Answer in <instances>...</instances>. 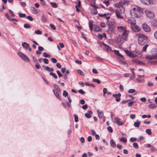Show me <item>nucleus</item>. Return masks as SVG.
Segmentation results:
<instances>
[{
  "instance_id": "de8ad7c7",
  "label": "nucleus",
  "mask_w": 157,
  "mask_h": 157,
  "mask_svg": "<svg viewBox=\"0 0 157 157\" xmlns=\"http://www.w3.org/2000/svg\"><path fill=\"white\" fill-rule=\"evenodd\" d=\"M133 146L136 149H138L139 147L138 144L136 143H134L133 144Z\"/></svg>"
},
{
  "instance_id": "052dcab7",
  "label": "nucleus",
  "mask_w": 157,
  "mask_h": 157,
  "mask_svg": "<svg viewBox=\"0 0 157 157\" xmlns=\"http://www.w3.org/2000/svg\"><path fill=\"white\" fill-rule=\"evenodd\" d=\"M95 58L97 60H98L99 61L103 62V59L99 57L98 56H97L95 57Z\"/></svg>"
},
{
  "instance_id": "e433bc0d",
  "label": "nucleus",
  "mask_w": 157,
  "mask_h": 157,
  "mask_svg": "<svg viewBox=\"0 0 157 157\" xmlns=\"http://www.w3.org/2000/svg\"><path fill=\"white\" fill-rule=\"evenodd\" d=\"M89 27L90 29V30L91 32L93 30V24L92 23L89 22Z\"/></svg>"
},
{
  "instance_id": "72a5a7b5",
  "label": "nucleus",
  "mask_w": 157,
  "mask_h": 157,
  "mask_svg": "<svg viewBox=\"0 0 157 157\" xmlns=\"http://www.w3.org/2000/svg\"><path fill=\"white\" fill-rule=\"evenodd\" d=\"M151 150L152 152H155L157 151L156 148L155 147L152 145L151 146Z\"/></svg>"
},
{
  "instance_id": "39448f33",
  "label": "nucleus",
  "mask_w": 157,
  "mask_h": 157,
  "mask_svg": "<svg viewBox=\"0 0 157 157\" xmlns=\"http://www.w3.org/2000/svg\"><path fill=\"white\" fill-rule=\"evenodd\" d=\"M145 13L147 17L149 18H153L154 17V13L150 10H146Z\"/></svg>"
},
{
  "instance_id": "dca6fc26",
  "label": "nucleus",
  "mask_w": 157,
  "mask_h": 157,
  "mask_svg": "<svg viewBox=\"0 0 157 157\" xmlns=\"http://www.w3.org/2000/svg\"><path fill=\"white\" fill-rule=\"evenodd\" d=\"M97 112L98 113V115L99 118L101 119L103 117L104 115L103 112L102 111H100L99 110H97Z\"/></svg>"
},
{
  "instance_id": "f03ea898",
  "label": "nucleus",
  "mask_w": 157,
  "mask_h": 157,
  "mask_svg": "<svg viewBox=\"0 0 157 157\" xmlns=\"http://www.w3.org/2000/svg\"><path fill=\"white\" fill-rule=\"evenodd\" d=\"M117 29L120 32L122 33V36L124 37V40H127L129 33V30L126 27L123 26H118Z\"/></svg>"
},
{
  "instance_id": "5701e85b",
  "label": "nucleus",
  "mask_w": 157,
  "mask_h": 157,
  "mask_svg": "<svg viewBox=\"0 0 157 157\" xmlns=\"http://www.w3.org/2000/svg\"><path fill=\"white\" fill-rule=\"evenodd\" d=\"M132 62L133 63H136V64H139V65H143V64H144V63L143 62L141 61H138L137 59L134 60H133Z\"/></svg>"
},
{
  "instance_id": "4d7b16f0",
  "label": "nucleus",
  "mask_w": 157,
  "mask_h": 157,
  "mask_svg": "<svg viewBox=\"0 0 157 157\" xmlns=\"http://www.w3.org/2000/svg\"><path fill=\"white\" fill-rule=\"evenodd\" d=\"M125 52L128 56H130V54H131V52H129V50H125Z\"/></svg>"
},
{
  "instance_id": "20e7f679",
  "label": "nucleus",
  "mask_w": 157,
  "mask_h": 157,
  "mask_svg": "<svg viewBox=\"0 0 157 157\" xmlns=\"http://www.w3.org/2000/svg\"><path fill=\"white\" fill-rule=\"evenodd\" d=\"M131 27L133 31L135 32H138L140 31V29L137 25H136L135 22H131Z\"/></svg>"
},
{
  "instance_id": "5fc2aeb1",
  "label": "nucleus",
  "mask_w": 157,
  "mask_h": 157,
  "mask_svg": "<svg viewBox=\"0 0 157 157\" xmlns=\"http://www.w3.org/2000/svg\"><path fill=\"white\" fill-rule=\"evenodd\" d=\"M63 95L65 97H66L68 96V93L66 91L64 90L63 91Z\"/></svg>"
},
{
  "instance_id": "c85d7f7f",
  "label": "nucleus",
  "mask_w": 157,
  "mask_h": 157,
  "mask_svg": "<svg viewBox=\"0 0 157 157\" xmlns=\"http://www.w3.org/2000/svg\"><path fill=\"white\" fill-rule=\"evenodd\" d=\"M45 69H46V70H47V71H48L49 72H52L53 71H54V69L52 68H50L48 66H46V67H45Z\"/></svg>"
},
{
  "instance_id": "774afa93",
  "label": "nucleus",
  "mask_w": 157,
  "mask_h": 157,
  "mask_svg": "<svg viewBox=\"0 0 157 157\" xmlns=\"http://www.w3.org/2000/svg\"><path fill=\"white\" fill-rule=\"evenodd\" d=\"M108 10H109L111 12H114V10L112 7H109L108 8Z\"/></svg>"
},
{
  "instance_id": "473e14b6",
  "label": "nucleus",
  "mask_w": 157,
  "mask_h": 157,
  "mask_svg": "<svg viewBox=\"0 0 157 157\" xmlns=\"http://www.w3.org/2000/svg\"><path fill=\"white\" fill-rule=\"evenodd\" d=\"M31 10H32L33 13L34 14H36L37 13V11L34 7H32L31 8Z\"/></svg>"
},
{
  "instance_id": "49530a36",
  "label": "nucleus",
  "mask_w": 157,
  "mask_h": 157,
  "mask_svg": "<svg viewBox=\"0 0 157 157\" xmlns=\"http://www.w3.org/2000/svg\"><path fill=\"white\" fill-rule=\"evenodd\" d=\"M35 67L37 69H39L40 67V64L38 62L36 63V64L35 65Z\"/></svg>"
},
{
  "instance_id": "f704fd0d",
  "label": "nucleus",
  "mask_w": 157,
  "mask_h": 157,
  "mask_svg": "<svg viewBox=\"0 0 157 157\" xmlns=\"http://www.w3.org/2000/svg\"><path fill=\"white\" fill-rule=\"evenodd\" d=\"M51 4L53 8H56L57 7V4L55 2H52L51 3Z\"/></svg>"
},
{
  "instance_id": "2f4dec72",
  "label": "nucleus",
  "mask_w": 157,
  "mask_h": 157,
  "mask_svg": "<svg viewBox=\"0 0 157 157\" xmlns=\"http://www.w3.org/2000/svg\"><path fill=\"white\" fill-rule=\"evenodd\" d=\"M92 81L96 82L98 84H100L101 83V81L98 79L93 78L92 79Z\"/></svg>"
},
{
  "instance_id": "4468645a",
  "label": "nucleus",
  "mask_w": 157,
  "mask_h": 157,
  "mask_svg": "<svg viewBox=\"0 0 157 157\" xmlns=\"http://www.w3.org/2000/svg\"><path fill=\"white\" fill-rule=\"evenodd\" d=\"M92 114V112L91 110H89L87 113L85 114V117L88 118H90L91 117V114Z\"/></svg>"
},
{
  "instance_id": "aec40b11",
  "label": "nucleus",
  "mask_w": 157,
  "mask_h": 157,
  "mask_svg": "<svg viewBox=\"0 0 157 157\" xmlns=\"http://www.w3.org/2000/svg\"><path fill=\"white\" fill-rule=\"evenodd\" d=\"M106 24L107 25H110L111 26H113L114 27V26L115 25V22L114 21H109L108 20L106 22Z\"/></svg>"
},
{
  "instance_id": "c756f323",
  "label": "nucleus",
  "mask_w": 157,
  "mask_h": 157,
  "mask_svg": "<svg viewBox=\"0 0 157 157\" xmlns=\"http://www.w3.org/2000/svg\"><path fill=\"white\" fill-rule=\"evenodd\" d=\"M101 29L99 26H96L94 29V30L95 32H99L101 31Z\"/></svg>"
},
{
  "instance_id": "f3484780",
  "label": "nucleus",
  "mask_w": 157,
  "mask_h": 157,
  "mask_svg": "<svg viewBox=\"0 0 157 157\" xmlns=\"http://www.w3.org/2000/svg\"><path fill=\"white\" fill-rule=\"evenodd\" d=\"M107 25L108 26V31L110 33H112L114 29V27L111 26L110 25Z\"/></svg>"
},
{
  "instance_id": "f257e3e1",
  "label": "nucleus",
  "mask_w": 157,
  "mask_h": 157,
  "mask_svg": "<svg viewBox=\"0 0 157 157\" xmlns=\"http://www.w3.org/2000/svg\"><path fill=\"white\" fill-rule=\"evenodd\" d=\"M138 37V44L141 46L144 45L148 42V37L147 36L141 33L136 34Z\"/></svg>"
},
{
  "instance_id": "6ab92c4d",
  "label": "nucleus",
  "mask_w": 157,
  "mask_h": 157,
  "mask_svg": "<svg viewBox=\"0 0 157 157\" xmlns=\"http://www.w3.org/2000/svg\"><path fill=\"white\" fill-rule=\"evenodd\" d=\"M140 2L145 5H148L151 4L150 0H140Z\"/></svg>"
},
{
  "instance_id": "ddd939ff",
  "label": "nucleus",
  "mask_w": 157,
  "mask_h": 157,
  "mask_svg": "<svg viewBox=\"0 0 157 157\" xmlns=\"http://www.w3.org/2000/svg\"><path fill=\"white\" fill-rule=\"evenodd\" d=\"M115 6L117 8V9L121 8V7H123L122 1H121L119 2L115 3Z\"/></svg>"
},
{
  "instance_id": "9d476101",
  "label": "nucleus",
  "mask_w": 157,
  "mask_h": 157,
  "mask_svg": "<svg viewBox=\"0 0 157 157\" xmlns=\"http://www.w3.org/2000/svg\"><path fill=\"white\" fill-rule=\"evenodd\" d=\"M115 11L121 13H124L125 12V8L124 7H121V8H118Z\"/></svg>"
},
{
  "instance_id": "a19ab883",
  "label": "nucleus",
  "mask_w": 157,
  "mask_h": 157,
  "mask_svg": "<svg viewBox=\"0 0 157 157\" xmlns=\"http://www.w3.org/2000/svg\"><path fill=\"white\" fill-rule=\"evenodd\" d=\"M144 45L145 46L143 48V49L142 51L146 52V51L147 47L148 46V44H145Z\"/></svg>"
},
{
  "instance_id": "9b49d317",
  "label": "nucleus",
  "mask_w": 157,
  "mask_h": 157,
  "mask_svg": "<svg viewBox=\"0 0 157 157\" xmlns=\"http://www.w3.org/2000/svg\"><path fill=\"white\" fill-rule=\"evenodd\" d=\"M122 4L124 6H127L128 5H130V1L128 0H123Z\"/></svg>"
},
{
  "instance_id": "680f3d73",
  "label": "nucleus",
  "mask_w": 157,
  "mask_h": 157,
  "mask_svg": "<svg viewBox=\"0 0 157 157\" xmlns=\"http://www.w3.org/2000/svg\"><path fill=\"white\" fill-rule=\"evenodd\" d=\"M43 60L44 61V63L46 64H48L49 63L48 59L46 58L43 59Z\"/></svg>"
},
{
  "instance_id": "2eb2a0df",
  "label": "nucleus",
  "mask_w": 157,
  "mask_h": 157,
  "mask_svg": "<svg viewBox=\"0 0 157 157\" xmlns=\"http://www.w3.org/2000/svg\"><path fill=\"white\" fill-rule=\"evenodd\" d=\"M146 58L148 60H153L156 59L154 55H147L146 56Z\"/></svg>"
},
{
  "instance_id": "4c0bfd02",
  "label": "nucleus",
  "mask_w": 157,
  "mask_h": 157,
  "mask_svg": "<svg viewBox=\"0 0 157 157\" xmlns=\"http://www.w3.org/2000/svg\"><path fill=\"white\" fill-rule=\"evenodd\" d=\"M120 141L124 143H126L127 141V139L124 137H122L120 139Z\"/></svg>"
},
{
  "instance_id": "b1692460",
  "label": "nucleus",
  "mask_w": 157,
  "mask_h": 157,
  "mask_svg": "<svg viewBox=\"0 0 157 157\" xmlns=\"http://www.w3.org/2000/svg\"><path fill=\"white\" fill-rule=\"evenodd\" d=\"M115 13L116 15L118 18L122 19L123 18V17L121 16V14L122 13H118L117 11H115Z\"/></svg>"
},
{
  "instance_id": "bb28decb",
  "label": "nucleus",
  "mask_w": 157,
  "mask_h": 157,
  "mask_svg": "<svg viewBox=\"0 0 157 157\" xmlns=\"http://www.w3.org/2000/svg\"><path fill=\"white\" fill-rule=\"evenodd\" d=\"M55 95L56 97L59 100L61 101V98L57 91H56V92L55 93Z\"/></svg>"
},
{
  "instance_id": "58836bf2",
  "label": "nucleus",
  "mask_w": 157,
  "mask_h": 157,
  "mask_svg": "<svg viewBox=\"0 0 157 157\" xmlns=\"http://www.w3.org/2000/svg\"><path fill=\"white\" fill-rule=\"evenodd\" d=\"M75 118V121L76 122H77L78 121V116L76 114H74V115Z\"/></svg>"
},
{
  "instance_id": "423d86ee",
  "label": "nucleus",
  "mask_w": 157,
  "mask_h": 157,
  "mask_svg": "<svg viewBox=\"0 0 157 157\" xmlns=\"http://www.w3.org/2000/svg\"><path fill=\"white\" fill-rule=\"evenodd\" d=\"M17 54L21 58L25 61L29 62L30 61L28 57L25 54L21 52L17 53Z\"/></svg>"
},
{
  "instance_id": "69168bd1",
  "label": "nucleus",
  "mask_w": 157,
  "mask_h": 157,
  "mask_svg": "<svg viewBox=\"0 0 157 157\" xmlns=\"http://www.w3.org/2000/svg\"><path fill=\"white\" fill-rule=\"evenodd\" d=\"M56 72L59 77L60 78L62 76V75L60 73L59 71H57Z\"/></svg>"
},
{
  "instance_id": "0eeeda50",
  "label": "nucleus",
  "mask_w": 157,
  "mask_h": 157,
  "mask_svg": "<svg viewBox=\"0 0 157 157\" xmlns=\"http://www.w3.org/2000/svg\"><path fill=\"white\" fill-rule=\"evenodd\" d=\"M143 30L146 32H149L151 30V28L147 24H144L142 25Z\"/></svg>"
},
{
  "instance_id": "603ef678",
  "label": "nucleus",
  "mask_w": 157,
  "mask_h": 157,
  "mask_svg": "<svg viewBox=\"0 0 157 157\" xmlns=\"http://www.w3.org/2000/svg\"><path fill=\"white\" fill-rule=\"evenodd\" d=\"M78 92L82 94H85V92L84 91L82 90V89H80L78 90Z\"/></svg>"
},
{
  "instance_id": "e2e57ef3",
  "label": "nucleus",
  "mask_w": 157,
  "mask_h": 157,
  "mask_svg": "<svg viewBox=\"0 0 157 157\" xmlns=\"http://www.w3.org/2000/svg\"><path fill=\"white\" fill-rule=\"evenodd\" d=\"M26 18L28 19L30 21H32L33 20V18L30 16H27Z\"/></svg>"
},
{
  "instance_id": "79ce46f5",
  "label": "nucleus",
  "mask_w": 157,
  "mask_h": 157,
  "mask_svg": "<svg viewBox=\"0 0 157 157\" xmlns=\"http://www.w3.org/2000/svg\"><path fill=\"white\" fill-rule=\"evenodd\" d=\"M54 86L58 92H60V89L58 87V86L57 85L55 84H54Z\"/></svg>"
},
{
  "instance_id": "6e6d98bb",
  "label": "nucleus",
  "mask_w": 157,
  "mask_h": 157,
  "mask_svg": "<svg viewBox=\"0 0 157 157\" xmlns=\"http://www.w3.org/2000/svg\"><path fill=\"white\" fill-rule=\"evenodd\" d=\"M147 85L149 86H153V84L152 82L148 81L147 82Z\"/></svg>"
},
{
  "instance_id": "0e129e2a",
  "label": "nucleus",
  "mask_w": 157,
  "mask_h": 157,
  "mask_svg": "<svg viewBox=\"0 0 157 157\" xmlns=\"http://www.w3.org/2000/svg\"><path fill=\"white\" fill-rule=\"evenodd\" d=\"M136 115L135 114H131L130 115V118L132 119H134Z\"/></svg>"
},
{
  "instance_id": "a878e982",
  "label": "nucleus",
  "mask_w": 157,
  "mask_h": 157,
  "mask_svg": "<svg viewBox=\"0 0 157 157\" xmlns=\"http://www.w3.org/2000/svg\"><path fill=\"white\" fill-rule=\"evenodd\" d=\"M22 45L24 48H25L26 49L29 46V44L26 42H23L22 43Z\"/></svg>"
},
{
  "instance_id": "a18cd8bd",
  "label": "nucleus",
  "mask_w": 157,
  "mask_h": 157,
  "mask_svg": "<svg viewBox=\"0 0 157 157\" xmlns=\"http://www.w3.org/2000/svg\"><path fill=\"white\" fill-rule=\"evenodd\" d=\"M42 33V31L39 30H37L35 32V33L37 34H41Z\"/></svg>"
},
{
  "instance_id": "a211bd4d",
  "label": "nucleus",
  "mask_w": 157,
  "mask_h": 157,
  "mask_svg": "<svg viewBox=\"0 0 157 157\" xmlns=\"http://www.w3.org/2000/svg\"><path fill=\"white\" fill-rule=\"evenodd\" d=\"M151 25L153 27L157 26V20L155 19L153 20L151 22Z\"/></svg>"
},
{
  "instance_id": "ea45409f",
  "label": "nucleus",
  "mask_w": 157,
  "mask_h": 157,
  "mask_svg": "<svg viewBox=\"0 0 157 157\" xmlns=\"http://www.w3.org/2000/svg\"><path fill=\"white\" fill-rule=\"evenodd\" d=\"M24 28L27 29L30 28L31 27V26L27 24H25L24 25Z\"/></svg>"
},
{
  "instance_id": "864d4df0",
  "label": "nucleus",
  "mask_w": 157,
  "mask_h": 157,
  "mask_svg": "<svg viewBox=\"0 0 157 157\" xmlns=\"http://www.w3.org/2000/svg\"><path fill=\"white\" fill-rule=\"evenodd\" d=\"M106 14V15L107 16L106 17V20L108 21L110 18V16L111 15V14L110 13H108Z\"/></svg>"
},
{
  "instance_id": "6e6552de",
  "label": "nucleus",
  "mask_w": 157,
  "mask_h": 157,
  "mask_svg": "<svg viewBox=\"0 0 157 157\" xmlns=\"http://www.w3.org/2000/svg\"><path fill=\"white\" fill-rule=\"evenodd\" d=\"M121 94L120 93H118V94H113V96L114 98H115V100L116 101L118 102L120 101V97H121Z\"/></svg>"
},
{
  "instance_id": "338daca9",
  "label": "nucleus",
  "mask_w": 157,
  "mask_h": 157,
  "mask_svg": "<svg viewBox=\"0 0 157 157\" xmlns=\"http://www.w3.org/2000/svg\"><path fill=\"white\" fill-rule=\"evenodd\" d=\"M51 59L52 62L53 63H56L57 62V60L56 58H52Z\"/></svg>"
},
{
  "instance_id": "7ed1b4c3",
  "label": "nucleus",
  "mask_w": 157,
  "mask_h": 157,
  "mask_svg": "<svg viewBox=\"0 0 157 157\" xmlns=\"http://www.w3.org/2000/svg\"><path fill=\"white\" fill-rule=\"evenodd\" d=\"M132 11L133 13L134 17L136 18L140 17L142 13L141 8L138 6L133 8Z\"/></svg>"
},
{
  "instance_id": "8fccbe9b",
  "label": "nucleus",
  "mask_w": 157,
  "mask_h": 157,
  "mask_svg": "<svg viewBox=\"0 0 157 157\" xmlns=\"http://www.w3.org/2000/svg\"><path fill=\"white\" fill-rule=\"evenodd\" d=\"M135 91V90L134 89H130L128 91V92L129 93H133Z\"/></svg>"
},
{
  "instance_id": "7c9ffc66",
  "label": "nucleus",
  "mask_w": 157,
  "mask_h": 157,
  "mask_svg": "<svg viewBox=\"0 0 157 157\" xmlns=\"http://www.w3.org/2000/svg\"><path fill=\"white\" fill-rule=\"evenodd\" d=\"M49 74L50 75L52 76L55 78L56 79L57 78V75L55 73L51 72Z\"/></svg>"
},
{
  "instance_id": "4be33fe9",
  "label": "nucleus",
  "mask_w": 157,
  "mask_h": 157,
  "mask_svg": "<svg viewBox=\"0 0 157 157\" xmlns=\"http://www.w3.org/2000/svg\"><path fill=\"white\" fill-rule=\"evenodd\" d=\"M110 144L111 146L113 148L116 147V144L115 142L114 141V140H113L111 139L110 140Z\"/></svg>"
},
{
  "instance_id": "c9c22d12",
  "label": "nucleus",
  "mask_w": 157,
  "mask_h": 157,
  "mask_svg": "<svg viewBox=\"0 0 157 157\" xmlns=\"http://www.w3.org/2000/svg\"><path fill=\"white\" fill-rule=\"evenodd\" d=\"M43 56L45 57L50 58V55L48 54L46 52H44L43 54Z\"/></svg>"
},
{
  "instance_id": "09e8293b",
  "label": "nucleus",
  "mask_w": 157,
  "mask_h": 157,
  "mask_svg": "<svg viewBox=\"0 0 157 157\" xmlns=\"http://www.w3.org/2000/svg\"><path fill=\"white\" fill-rule=\"evenodd\" d=\"M108 130L110 133H112L113 132V129L111 127L109 126L107 127Z\"/></svg>"
},
{
  "instance_id": "bf43d9fd",
  "label": "nucleus",
  "mask_w": 157,
  "mask_h": 157,
  "mask_svg": "<svg viewBox=\"0 0 157 157\" xmlns=\"http://www.w3.org/2000/svg\"><path fill=\"white\" fill-rule=\"evenodd\" d=\"M50 26L51 28L54 30H56V27L53 24H50Z\"/></svg>"
},
{
  "instance_id": "3c124183",
  "label": "nucleus",
  "mask_w": 157,
  "mask_h": 157,
  "mask_svg": "<svg viewBox=\"0 0 157 157\" xmlns=\"http://www.w3.org/2000/svg\"><path fill=\"white\" fill-rule=\"evenodd\" d=\"M146 132L149 135H150L151 134V130L150 129H147L146 130Z\"/></svg>"
},
{
  "instance_id": "393cba45",
  "label": "nucleus",
  "mask_w": 157,
  "mask_h": 157,
  "mask_svg": "<svg viewBox=\"0 0 157 157\" xmlns=\"http://www.w3.org/2000/svg\"><path fill=\"white\" fill-rule=\"evenodd\" d=\"M140 121H139L138 120H137L136 122L134 123V126L136 127H139L140 124Z\"/></svg>"
},
{
  "instance_id": "412c9836",
  "label": "nucleus",
  "mask_w": 157,
  "mask_h": 157,
  "mask_svg": "<svg viewBox=\"0 0 157 157\" xmlns=\"http://www.w3.org/2000/svg\"><path fill=\"white\" fill-rule=\"evenodd\" d=\"M41 20L42 22L45 23L47 20L44 14H42L41 17Z\"/></svg>"
},
{
  "instance_id": "f8f14e48",
  "label": "nucleus",
  "mask_w": 157,
  "mask_h": 157,
  "mask_svg": "<svg viewBox=\"0 0 157 157\" xmlns=\"http://www.w3.org/2000/svg\"><path fill=\"white\" fill-rule=\"evenodd\" d=\"M102 43L103 45L105 46V50L107 52H109L112 51L111 48L109 46L106 45L104 42H103Z\"/></svg>"
},
{
  "instance_id": "c03bdc74",
  "label": "nucleus",
  "mask_w": 157,
  "mask_h": 157,
  "mask_svg": "<svg viewBox=\"0 0 157 157\" xmlns=\"http://www.w3.org/2000/svg\"><path fill=\"white\" fill-rule=\"evenodd\" d=\"M19 16L20 17H25L26 16V14L25 13H19Z\"/></svg>"
},
{
  "instance_id": "13d9d810",
  "label": "nucleus",
  "mask_w": 157,
  "mask_h": 157,
  "mask_svg": "<svg viewBox=\"0 0 157 157\" xmlns=\"http://www.w3.org/2000/svg\"><path fill=\"white\" fill-rule=\"evenodd\" d=\"M151 117V115H146L145 114H144L142 116V117L143 118H145L146 117L150 118Z\"/></svg>"
},
{
  "instance_id": "1a4fd4ad",
  "label": "nucleus",
  "mask_w": 157,
  "mask_h": 157,
  "mask_svg": "<svg viewBox=\"0 0 157 157\" xmlns=\"http://www.w3.org/2000/svg\"><path fill=\"white\" fill-rule=\"evenodd\" d=\"M114 121L118 125H121L123 124L122 122L120 121V119L117 117L115 118Z\"/></svg>"
},
{
  "instance_id": "cd10ccee",
  "label": "nucleus",
  "mask_w": 157,
  "mask_h": 157,
  "mask_svg": "<svg viewBox=\"0 0 157 157\" xmlns=\"http://www.w3.org/2000/svg\"><path fill=\"white\" fill-rule=\"evenodd\" d=\"M156 107V105L154 104H150L148 105V107L150 109L154 108Z\"/></svg>"
},
{
  "instance_id": "37998d69",
  "label": "nucleus",
  "mask_w": 157,
  "mask_h": 157,
  "mask_svg": "<svg viewBox=\"0 0 157 157\" xmlns=\"http://www.w3.org/2000/svg\"><path fill=\"white\" fill-rule=\"evenodd\" d=\"M77 72L80 75H83V76L84 75V73L80 69H78L77 70Z\"/></svg>"
}]
</instances>
